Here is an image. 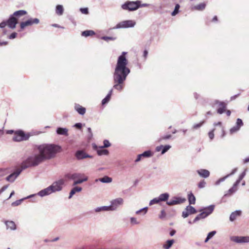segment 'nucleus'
<instances>
[{"label":"nucleus","mask_w":249,"mask_h":249,"mask_svg":"<svg viewBox=\"0 0 249 249\" xmlns=\"http://www.w3.org/2000/svg\"><path fill=\"white\" fill-rule=\"evenodd\" d=\"M180 5L178 4L176 5L174 10L172 12V16L176 15L179 12Z\"/></svg>","instance_id":"obj_44"},{"label":"nucleus","mask_w":249,"mask_h":249,"mask_svg":"<svg viewBox=\"0 0 249 249\" xmlns=\"http://www.w3.org/2000/svg\"><path fill=\"white\" fill-rule=\"evenodd\" d=\"M171 148V146L169 145H160L156 147V151L157 152L161 151L162 155L165 153L169 149Z\"/></svg>","instance_id":"obj_14"},{"label":"nucleus","mask_w":249,"mask_h":249,"mask_svg":"<svg viewBox=\"0 0 249 249\" xmlns=\"http://www.w3.org/2000/svg\"><path fill=\"white\" fill-rule=\"evenodd\" d=\"M202 209H200L199 210V212L201 213L195 218V219L193 220V223H196V222L200 220V219H204L207 217V216L202 212Z\"/></svg>","instance_id":"obj_23"},{"label":"nucleus","mask_w":249,"mask_h":249,"mask_svg":"<svg viewBox=\"0 0 249 249\" xmlns=\"http://www.w3.org/2000/svg\"><path fill=\"white\" fill-rule=\"evenodd\" d=\"M81 174L79 173H74V174H68L66 175V177L69 179L76 180L78 178H80Z\"/></svg>","instance_id":"obj_26"},{"label":"nucleus","mask_w":249,"mask_h":249,"mask_svg":"<svg viewBox=\"0 0 249 249\" xmlns=\"http://www.w3.org/2000/svg\"><path fill=\"white\" fill-rule=\"evenodd\" d=\"M186 201L185 198L180 196H174L172 197V205L179 204L184 203Z\"/></svg>","instance_id":"obj_16"},{"label":"nucleus","mask_w":249,"mask_h":249,"mask_svg":"<svg viewBox=\"0 0 249 249\" xmlns=\"http://www.w3.org/2000/svg\"><path fill=\"white\" fill-rule=\"evenodd\" d=\"M95 34V32L92 30H86L82 32L81 35L82 36L87 37L91 36Z\"/></svg>","instance_id":"obj_33"},{"label":"nucleus","mask_w":249,"mask_h":249,"mask_svg":"<svg viewBox=\"0 0 249 249\" xmlns=\"http://www.w3.org/2000/svg\"><path fill=\"white\" fill-rule=\"evenodd\" d=\"M228 177H229V176H227V175H226V176H225V177H223V178H219V179H218V180H217L215 182V185H219V184H220L221 182H223V181H225V179H226L227 178H228Z\"/></svg>","instance_id":"obj_43"},{"label":"nucleus","mask_w":249,"mask_h":249,"mask_svg":"<svg viewBox=\"0 0 249 249\" xmlns=\"http://www.w3.org/2000/svg\"><path fill=\"white\" fill-rule=\"evenodd\" d=\"M39 154L29 156L21 163L20 167L6 178V180L13 182L21 172L30 167L36 166L46 160H50L55 157L61 150V147L54 144H43L36 145Z\"/></svg>","instance_id":"obj_1"},{"label":"nucleus","mask_w":249,"mask_h":249,"mask_svg":"<svg viewBox=\"0 0 249 249\" xmlns=\"http://www.w3.org/2000/svg\"><path fill=\"white\" fill-rule=\"evenodd\" d=\"M241 214V211L239 210L235 211L232 212L230 215V220L231 221H233L235 219H236V217L240 216Z\"/></svg>","instance_id":"obj_24"},{"label":"nucleus","mask_w":249,"mask_h":249,"mask_svg":"<svg viewBox=\"0 0 249 249\" xmlns=\"http://www.w3.org/2000/svg\"><path fill=\"white\" fill-rule=\"evenodd\" d=\"M130 222L132 224H139V222L137 220V219L135 217L130 218Z\"/></svg>","instance_id":"obj_55"},{"label":"nucleus","mask_w":249,"mask_h":249,"mask_svg":"<svg viewBox=\"0 0 249 249\" xmlns=\"http://www.w3.org/2000/svg\"><path fill=\"white\" fill-rule=\"evenodd\" d=\"M236 125L240 128L243 125V123L241 119L238 118L236 121Z\"/></svg>","instance_id":"obj_51"},{"label":"nucleus","mask_w":249,"mask_h":249,"mask_svg":"<svg viewBox=\"0 0 249 249\" xmlns=\"http://www.w3.org/2000/svg\"><path fill=\"white\" fill-rule=\"evenodd\" d=\"M196 172L200 177L203 178H207L209 177L210 174V172L208 170L203 169L197 170Z\"/></svg>","instance_id":"obj_18"},{"label":"nucleus","mask_w":249,"mask_h":249,"mask_svg":"<svg viewBox=\"0 0 249 249\" xmlns=\"http://www.w3.org/2000/svg\"><path fill=\"white\" fill-rule=\"evenodd\" d=\"M240 128H239L238 126H237V125L236 126H234L233 127H232L231 129H230V133L231 134H232L233 133H235L237 131H238L239 129H240Z\"/></svg>","instance_id":"obj_49"},{"label":"nucleus","mask_w":249,"mask_h":249,"mask_svg":"<svg viewBox=\"0 0 249 249\" xmlns=\"http://www.w3.org/2000/svg\"><path fill=\"white\" fill-rule=\"evenodd\" d=\"M82 190V188L80 187L76 186L73 187L71 191L69 196V198L70 199L72 196L76 193L80 192Z\"/></svg>","instance_id":"obj_28"},{"label":"nucleus","mask_w":249,"mask_h":249,"mask_svg":"<svg viewBox=\"0 0 249 249\" xmlns=\"http://www.w3.org/2000/svg\"><path fill=\"white\" fill-rule=\"evenodd\" d=\"M197 211L194 207L189 205L186 207L185 210L182 212V216L183 218L188 217L190 214L196 213Z\"/></svg>","instance_id":"obj_11"},{"label":"nucleus","mask_w":249,"mask_h":249,"mask_svg":"<svg viewBox=\"0 0 249 249\" xmlns=\"http://www.w3.org/2000/svg\"><path fill=\"white\" fill-rule=\"evenodd\" d=\"M64 182L65 181L63 179H60L53 182L51 185L49 186L52 193L61 191Z\"/></svg>","instance_id":"obj_6"},{"label":"nucleus","mask_w":249,"mask_h":249,"mask_svg":"<svg viewBox=\"0 0 249 249\" xmlns=\"http://www.w3.org/2000/svg\"><path fill=\"white\" fill-rule=\"evenodd\" d=\"M170 6V2L167 0H162L160 5V8L164 10V8Z\"/></svg>","instance_id":"obj_35"},{"label":"nucleus","mask_w":249,"mask_h":249,"mask_svg":"<svg viewBox=\"0 0 249 249\" xmlns=\"http://www.w3.org/2000/svg\"><path fill=\"white\" fill-rule=\"evenodd\" d=\"M160 202V199L158 197H155L153 199L151 200L149 202V206H152L155 204H158Z\"/></svg>","instance_id":"obj_39"},{"label":"nucleus","mask_w":249,"mask_h":249,"mask_svg":"<svg viewBox=\"0 0 249 249\" xmlns=\"http://www.w3.org/2000/svg\"><path fill=\"white\" fill-rule=\"evenodd\" d=\"M215 206L214 205H211L208 207H204L202 208V212L207 216L210 215L213 211Z\"/></svg>","instance_id":"obj_15"},{"label":"nucleus","mask_w":249,"mask_h":249,"mask_svg":"<svg viewBox=\"0 0 249 249\" xmlns=\"http://www.w3.org/2000/svg\"><path fill=\"white\" fill-rule=\"evenodd\" d=\"M171 137V135L169 134V135H166L164 136H163L161 138H160L159 140H158V141L159 142H161L162 141V140H167V139H170Z\"/></svg>","instance_id":"obj_53"},{"label":"nucleus","mask_w":249,"mask_h":249,"mask_svg":"<svg viewBox=\"0 0 249 249\" xmlns=\"http://www.w3.org/2000/svg\"><path fill=\"white\" fill-rule=\"evenodd\" d=\"M126 53V52H124L118 57L113 75L114 82L113 88L119 91L123 90L124 82L130 72V69L127 67L128 61L125 56Z\"/></svg>","instance_id":"obj_2"},{"label":"nucleus","mask_w":249,"mask_h":249,"mask_svg":"<svg viewBox=\"0 0 249 249\" xmlns=\"http://www.w3.org/2000/svg\"><path fill=\"white\" fill-rule=\"evenodd\" d=\"M141 2L140 0L135 1H127L122 5V8L124 10L130 11H135L141 7Z\"/></svg>","instance_id":"obj_3"},{"label":"nucleus","mask_w":249,"mask_h":249,"mask_svg":"<svg viewBox=\"0 0 249 249\" xmlns=\"http://www.w3.org/2000/svg\"><path fill=\"white\" fill-rule=\"evenodd\" d=\"M8 26L11 29H15L18 23V19L13 15H11L9 18L6 20Z\"/></svg>","instance_id":"obj_10"},{"label":"nucleus","mask_w":249,"mask_h":249,"mask_svg":"<svg viewBox=\"0 0 249 249\" xmlns=\"http://www.w3.org/2000/svg\"><path fill=\"white\" fill-rule=\"evenodd\" d=\"M97 153L99 156L108 155L109 154V151L108 150L103 149V148H101L97 150Z\"/></svg>","instance_id":"obj_34"},{"label":"nucleus","mask_w":249,"mask_h":249,"mask_svg":"<svg viewBox=\"0 0 249 249\" xmlns=\"http://www.w3.org/2000/svg\"><path fill=\"white\" fill-rule=\"evenodd\" d=\"M237 190V186H234V184H233V186L230 188L228 192L229 194H232L234 193H235Z\"/></svg>","instance_id":"obj_46"},{"label":"nucleus","mask_w":249,"mask_h":249,"mask_svg":"<svg viewBox=\"0 0 249 249\" xmlns=\"http://www.w3.org/2000/svg\"><path fill=\"white\" fill-rule=\"evenodd\" d=\"M7 25L6 21H3L0 23V28H4Z\"/></svg>","instance_id":"obj_59"},{"label":"nucleus","mask_w":249,"mask_h":249,"mask_svg":"<svg viewBox=\"0 0 249 249\" xmlns=\"http://www.w3.org/2000/svg\"><path fill=\"white\" fill-rule=\"evenodd\" d=\"M75 156L76 158L78 160H81L87 158H92V156L87 154L83 150H77L75 154Z\"/></svg>","instance_id":"obj_12"},{"label":"nucleus","mask_w":249,"mask_h":249,"mask_svg":"<svg viewBox=\"0 0 249 249\" xmlns=\"http://www.w3.org/2000/svg\"><path fill=\"white\" fill-rule=\"evenodd\" d=\"M26 14H27L26 11L23 10H18V11L15 12L13 14V15L15 17H16L22 16L26 15Z\"/></svg>","instance_id":"obj_32"},{"label":"nucleus","mask_w":249,"mask_h":249,"mask_svg":"<svg viewBox=\"0 0 249 249\" xmlns=\"http://www.w3.org/2000/svg\"><path fill=\"white\" fill-rule=\"evenodd\" d=\"M82 126H83V124L81 123H76L74 125V127H75L76 128L79 129H80L82 128Z\"/></svg>","instance_id":"obj_58"},{"label":"nucleus","mask_w":249,"mask_h":249,"mask_svg":"<svg viewBox=\"0 0 249 249\" xmlns=\"http://www.w3.org/2000/svg\"><path fill=\"white\" fill-rule=\"evenodd\" d=\"M110 97L109 96V95H107L105 98H104L103 99V100L102 101V104L103 105H104L106 104H107L110 100Z\"/></svg>","instance_id":"obj_45"},{"label":"nucleus","mask_w":249,"mask_h":249,"mask_svg":"<svg viewBox=\"0 0 249 249\" xmlns=\"http://www.w3.org/2000/svg\"><path fill=\"white\" fill-rule=\"evenodd\" d=\"M56 132L58 135H64L66 136H68L69 135L68 129L66 128H63L61 127H57Z\"/></svg>","instance_id":"obj_20"},{"label":"nucleus","mask_w":249,"mask_h":249,"mask_svg":"<svg viewBox=\"0 0 249 249\" xmlns=\"http://www.w3.org/2000/svg\"><path fill=\"white\" fill-rule=\"evenodd\" d=\"M171 247V239L168 240L165 244L163 245V248L164 249H169Z\"/></svg>","instance_id":"obj_40"},{"label":"nucleus","mask_w":249,"mask_h":249,"mask_svg":"<svg viewBox=\"0 0 249 249\" xmlns=\"http://www.w3.org/2000/svg\"><path fill=\"white\" fill-rule=\"evenodd\" d=\"M142 158V156L141 155V154L138 155L137 156V158L135 160V161L136 162H138L140 161L141 160Z\"/></svg>","instance_id":"obj_63"},{"label":"nucleus","mask_w":249,"mask_h":249,"mask_svg":"<svg viewBox=\"0 0 249 249\" xmlns=\"http://www.w3.org/2000/svg\"><path fill=\"white\" fill-rule=\"evenodd\" d=\"M5 224L7 229H9L12 231L16 230V225L14 221L8 220L5 221Z\"/></svg>","instance_id":"obj_22"},{"label":"nucleus","mask_w":249,"mask_h":249,"mask_svg":"<svg viewBox=\"0 0 249 249\" xmlns=\"http://www.w3.org/2000/svg\"><path fill=\"white\" fill-rule=\"evenodd\" d=\"M101 39L106 41H108L109 40H115L116 39V38L115 37L103 36L101 37Z\"/></svg>","instance_id":"obj_42"},{"label":"nucleus","mask_w":249,"mask_h":249,"mask_svg":"<svg viewBox=\"0 0 249 249\" xmlns=\"http://www.w3.org/2000/svg\"><path fill=\"white\" fill-rule=\"evenodd\" d=\"M64 8L62 5L58 4L55 7V13L58 16H62L64 13Z\"/></svg>","instance_id":"obj_29"},{"label":"nucleus","mask_w":249,"mask_h":249,"mask_svg":"<svg viewBox=\"0 0 249 249\" xmlns=\"http://www.w3.org/2000/svg\"><path fill=\"white\" fill-rule=\"evenodd\" d=\"M215 104H218L219 108L217 110V113L220 114L224 113L226 109V104L223 102H219L218 100L215 101Z\"/></svg>","instance_id":"obj_13"},{"label":"nucleus","mask_w":249,"mask_h":249,"mask_svg":"<svg viewBox=\"0 0 249 249\" xmlns=\"http://www.w3.org/2000/svg\"><path fill=\"white\" fill-rule=\"evenodd\" d=\"M112 178L108 177V176H105L103 178H99L98 179H96L95 180L96 182L100 181L103 183H110L112 181Z\"/></svg>","instance_id":"obj_27"},{"label":"nucleus","mask_w":249,"mask_h":249,"mask_svg":"<svg viewBox=\"0 0 249 249\" xmlns=\"http://www.w3.org/2000/svg\"><path fill=\"white\" fill-rule=\"evenodd\" d=\"M75 110L80 115H83L85 114L86 109L79 104H75L74 105Z\"/></svg>","instance_id":"obj_19"},{"label":"nucleus","mask_w":249,"mask_h":249,"mask_svg":"<svg viewBox=\"0 0 249 249\" xmlns=\"http://www.w3.org/2000/svg\"><path fill=\"white\" fill-rule=\"evenodd\" d=\"M36 195V194H32V195H31L26 197H24L23 198H22L21 199H19V200H16V201L15 202H13L12 203V206H18V205H19L21 202L24 200V199H28V198H31V197H33L34 196H35Z\"/></svg>","instance_id":"obj_25"},{"label":"nucleus","mask_w":249,"mask_h":249,"mask_svg":"<svg viewBox=\"0 0 249 249\" xmlns=\"http://www.w3.org/2000/svg\"><path fill=\"white\" fill-rule=\"evenodd\" d=\"M166 214L164 210H162L161 211V213L159 216V218L162 220L165 219Z\"/></svg>","instance_id":"obj_50"},{"label":"nucleus","mask_w":249,"mask_h":249,"mask_svg":"<svg viewBox=\"0 0 249 249\" xmlns=\"http://www.w3.org/2000/svg\"><path fill=\"white\" fill-rule=\"evenodd\" d=\"M216 232L215 231H212L208 234L207 237L210 239L216 234Z\"/></svg>","instance_id":"obj_54"},{"label":"nucleus","mask_w":249,"mask_h":249,"mask_svg":"<svg viewBox=\"0 0 249 249\" xmlns=\"http://www.w3.org/2000/svg\"><path fill=\"white\" fill-rule=\"evenodd\" d=\"M103 144L104 145L103 146H101L100 147V148H107L111 145V143L107 140H104L103 141Z\"/></svg>","instance_id":"obj_41"},{"label":"nucleus","mask_w":249,"mask_h":249,"mask_svg":"<svg viewBox=\"0 0 249 249\" xmlns=\"http://www.w3.org/2000/svg\"><path fill=\"white\" fill-rule=\"evenodd\" d=\"M142 157L149 158L152 156V153L150 150H147L141 154Z\"/></svg>","instance_id":"obj_37"},{"label":"nucleus","mask_w":249,"mask_h":249,"mask_svg":"<svg viewBox=\"0 0 249 249\" xmlns=\"http://www.w3.org/2000/svg\"><path fill=\"white\" fill-rule=\"evenodd\" d=\"M214 129L212 131L209 132V137L211 140H212L214 137V133H213Z\"/></svg>","instance_id":"obj_61"},{"label":"nucleus","mask_w":249,"mask_h":249,"mask_svg":"<svg viewBox=\"0 0 249 249\" xmlns=\"http://www.w3.org/2000/svg\"><path fill=\"white\" fill-rule=\"evenodd\" d=\"M17 33L13 32L9 36V38L11 39H14L17 37Z\"/></svg>","instance_id":"obj_56"},{"label":"nucleus","mask_w":249,"mask_h":249,"mask_svg":"<svg viewBox=\"0 0 249 249\" xmlns=\"http://www.w3.org/2000/svg\"><path fill=\"white\" fill-rule=\"evenodd\" d=\"M170 196V195L167 193H165L162 194H160L158 197L160 202L165 201L167 200Z\"/></svg>","instance_id":"obj_30"},{"label":"nucleus","mask_w":249,"mask_h":249,"mask_svg":"<svg viewBox=\"0 0 249 249\" xmlns=\"http://www.w3.org/2000/svg\"><path fill=\"white\" fill-rule=\"evenodd\" d=\"M230 239L231 241L238 244L249 243V236H231Z\"/></svg>","instance_id":"obj_7"},{"label":"nucleus","mask_w":249,"mask_h":249,"mask_svg":"<svg viewBox=\"0 0 249 249\" xmlns=\"http://www.w3.org/2000/svg\"><path fill=\"white\" fill-rule=\"evenodd\" d=\"M148 210V207H146L144 208H143L142 209H140L139 210H138L136 212V213L137 214H140L141 213H142L143 215H144L147 212Z\"/></svg>","instance_id":"obj_38"},{"label":"nucleus","mask_w":249,"mask_h":249,"mask_svg":"<svg viewBox=\"0 0 249 249\" xmlns=\"http://www.w3.org/2000/svg\"><path fill=\"white\" fill-rule=\"evenodd\" d=\"M51 189L49 187L40 191L37 194H36L35 196L38 195L41 197H43L52 194Z\"/></svg>","instance_id":"obj_17"},{"label":"nucleus","mask_w":249,"mask_h":249,"mask_svg":"<svg viewBox=\"0 0 249 249\" xmlns=\"http://www.w3.org/2000/svg\"><path fill=\"white\" fill-rule=\"evenodd\" d=\"M148 52L146 50H144L143 53V56L144 58V60H145L147 58V55H148Z\"/></svg>","instance_id":"obj_62"},{"label":"nucleus","mask_w":249,"mask_h":249,"mask_svg":"<svg viewBox=\"0 0 249 249\" xmlns=\"http://www.w3.org/2000/svg\"><path fill=\"white\" fill-rule=\"evenodd\" d=\"M136 25V22L133 20H126L121 21L117 23L116 25L114 27L113 29H117L121 28H132Z\"/></svg>","instance_id":"obj_5"},{"label":"nucleus","mask_w":249,"mask_h":249,"mask_svg":"<svg viewBox=\"0 0 249 249\" xmlns=\"http://www.w3.org/2000/svg\"><path fill=\"white\" fill-rule=\"evenodd\" d=\"M206 184V182L204 180H201L198 184V187L199 188H203L205 187Z\"/></svg>","instance_id":"obj_47"},{"label":"nucleus","mask_w":249,"mask_h":249,"mask_svg":"<svg viewBox=\"0 0 249 249\" xmlns=\"http://www.w3.org/2000/svg\"><path fill=\"white\" fill-rule=\"evenodd\" d=\"M87 180H88L87 177H86L83 179H80V178H78L74 180V181L73 183V185L74 186L77 184H81V183H83V182L87 181Z\"/></svg>","instance_id":"obj_36"},{"label":"nucleus","mask_w":249,"mask_h":249,"mask_svg":"<svg viewBox=\"0 0 249 249\" xmlns=\"http://www.w3.org/2000/svg\"><path fill=\"white\" fill-rule=\"evenodd\" d=\"M123 203L124 200L121 197L112 200L111 201L110 205L111 211L116 210L118 207L123 204Z\"/></svg>","instance_id":"obj_8"},{"label":"nucleus","mask_w":249,"mask_h":249,"mask_svg":"<svg viewBox=\"0 0 249 249\" xmlns=\"http://www.w3.org/2000/svg\"><path fill=\"white\" fill-rule=\"evenodd\" d=\"M103 211H111L110 206H102Z\"/></svg>","instance_id":"obj_57"},{"label":"nucleus","mask_w":249,"mask_h":249,"mask_svg":"<svg viewBox=\"0 0 249 249\" xmlns=\"http://www.w3.org/2000/svg\"><path fill=\"white\" fill-rule=\"evenodd\" d=\"M204 121H202L200 123L195 124L193 125V128L194 129H196L199 128L200 127H201L202 125V124H204Z\"/></svg>","instance_id":"obj_52"},{"label":"nucleus","mask_w":249,"mask_h":249,"mask_svg":"<svg viewBox=\"0 0 249 249\" xmlns=\"http://www.w3.org/2000/svg\"><path fill=\"white\" fill-rule=\"evenodd\" d=\"M245 175L246 173L245 172H244L240 175L238 178L239 179V180H242L245 177Z\"/></svg>","instance_id":"obj_64"},{"label":"nucleus","mask_w":249,"mask_h":249,"mask_svg":"<svg viewBox=\"0 0 249 249\" xmlns=\"http://www.w3.org/2000/svg\"><path fill=\"white\" fill-rule=\"evenodd\" d=\"M33 135L29 133L26 134L23 131L19 130L15 132L12 139L15 142L27 141Z\"/></svg>","instance_id":"obj_4"},{"label":"nucleus","mask_w":249,"mask_h":249,"mask_svg":"<svg viewBox=\"0 0 249 249\" xmlns=\"http://www.w3.org/2000/svg\"><path fill=\"white\" fill-rule=\"evenodd\" d=\"M79 10L83 14L88 15L89 13L88 8H80Z\"/></svg>","instance_id":"obj_48"},{"label":"nucleus","mask_w":249,"mask_h":249,"mask_svg":"<svg viewBox=\"0 0 249 249\" xmlns=\"http://www.w3.org/2000/svg\"><path fill=\"white\" fill-rule=\"evenodd\" d=\"M94 211L96 213H99V212L103 211V209L102 208V206L95 208L94 209Z\"/></svg>","instance_id":"obj_60"},{"label":"nucleus","mask_w":249,"mask_h":249,"mask_svg":"<svg viewBox=\"0 0 249 249\" xmlns=\"http://www.w3.org/2000/svg\"><path fill=\"white\" fill-rule=\"evenodd\" d=\"M39 20L37 18H30L25 21L21 22L20 24L21 29H23L26 26L32 25L33 24H38Z\"/></svg>","instance_id":"obj_9"},{"label":"nucleus","mask_w":249,"mask_h":249,"mask_svg":"<svg viewBox=\"0 0 249 249\" xmlns=\"http://www.w3.org/2000/svg\"><path fill=\"white\" fill-rule=\"evenodd\" d=\"M206 6V5L205 3H200L192 7V10L202 11L205 9Z\"/></svg>","instance_id":"obj_21"},{"label":"nucleus","mask_w":249,"mask_h":249,"mask_svg":"<svg viewBox=\"0 0 249 249\" xmlns=\"http://www.w3.org/2000/svg\"><path fill=\"white\" fill-rule=\"evenodd\" d=\"M188 199L190 204H195L196 203V197L195 196L190 193L188 195Z\"/></svg>","instance_id":"obj_31"}]
</instances>
